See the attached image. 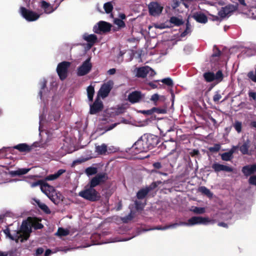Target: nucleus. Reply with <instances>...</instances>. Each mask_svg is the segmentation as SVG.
I'll return each mask as SVG.
<instances>
[{
    "label": "nucleus",
    "mask_w": 256,
    "mask_h": 256,
    "mask_svg": "<svg viewBox=\"0 0 256 256\" xmlns=\"http://www.w3.org/2000/svg\"><path fill=\"white\" fill-rule=\"evenodd\" d=\"M14 148L21 152H29L31 150V147L26 144H18L14 146Z\"/></svg>",
    "instance_id": "obj_28"
},
{
    "label": "nucleus",
    "mask_w": 256,
    "mask_h": 256,
    "mask_svg": "<svg viewBox=\"0 0 256 256\" xmlns=\"http://www.w3.org/2000/svg\"><path fill=\"white\" fill-rule=\"evenodd\" d=\"M249 96L255 100L256 98V93L254 92H250L249 93Z\"/></svg>",
    "instance_id": "obj_61"
},
{
    "label": "nucleus",
    "mask_w": 256,
    "mask_h": 256,
    "mask_svg": "<svg viewBox=\"0 0 256 256\" xmlns=\"http://www.w3.org/2000/svg\"><path fill=\"white\" fill-rule=\"evenodd\" d=\"M222 19H221V18H220V16H213V18H212V20H216V21H218V20H220L221 21Z\"/></svg>",
    "instance_id": "obj_63"
},
{
    "label": "nucleus",
    "mask_w": 256,
    "mask_h": 256,
    "mask_svg": "<svg viewBox=\"0 0 256 256\" xmlns=\"http://www.w3.org/2000/svg\"><path fill=\"white\" fill-rule=\"evenodd\" d=\"M40 190L54 204L57 202L54 196L56 194L54 188L48 184L47 183L44 182L41 184Z\"/></svg>",
    "instance_id": "obj_7"
},
{
    "label": "nucleus",
    "mask_w": 256,
    "mask_h": 256,
    "mask_svg": "<svg viewBox=\"0 0 256 256\" xmlns=\"http://www.w3.org/2000/svg\"><path fill=\"white\" fill-rule=\"evenodd\" d=\"M70 64V63L67 62H63L58 64L56 71L61 80H64L67 77L68 68Z\"/></svg>",
    "instance_id": "obj_10"
},
{
    "label": "nucleus",
    "mask_w": 256,
    "mask_h": 256,
    "mask_svg": "<svg viewBox=\"0 0 256 256\" xmlns=\"http://www.w3.org/2000/svg\"><path fill=\"white\" fill-rule=\"evenodd\" d=\"M108 178L106 173H100L94 177L90 182V185L92 187H95L98 184L105 182Z\"/></svg>",
    "instance_id": "obj_13"
},
{
    "label": "nucleus",
    "mask_w": 256,
    "mask_h": 256,
    "mask_svg": "<svg viewBox=\"0 0 256 256\" xmlns=\"http://www.w3.org/2000/svg\"><path fill=\"white\" fill-rule=\"evenodd\" d=\"M153 165L156 168H160L162 167L161 164L160 162H155Z\"/></svg>",
    "instance_id": "obj_62"
},
{
    "label": "nucleus",
    "mask_w": 256,
    "mask_h": 256,
    "mask_svg": "<svg viewBox=\"0 0 256 256\" xmlns=\"http://www.w3.org/2000/svg\"><path fill=\"white\" fill-rule=\"evenodd\" d=\"M116 70L115 68H111L108 71V74L112 75L115 74Z\"/></svg>",
    "instance_id": "obj_59"
},
{
    "label": "nucleus",
    "mask_w": 256,
    "mask_h": 256,
    "mask_svg": "<svg viewBox=\"0 0 256 256\" xmlns=\"http://www.w3.org/2000/svg\"><path fill=\"white\" fill-rule=\"evenodd\" d=\"M142 112L144 114H152V113H154L153 112V108H152L150 110H142Z\"/></svg>",
    "instance_id": "obj_58"
},
{
    "label": "nucleus",
    "mask_w": 256,
    "mask_h": 256,
    "mask_svg": "<svg viewBox=\"0 0 256 256\" xmlns=\"http://www.w3.org/2000/svg\"><path fill=\"white\" fill-rule=\"evenodd\" d=\"M32 204L37 205L46 214H50V210L48 206L44 203L42 202L40 200L36 198L32 199Z\"/></svg>",
    "instance_id": "obj_20"
},
{
    "label": "nucleus",
    "mask_w": 256,
    "mask_h": 256,
    "mask_svg": "<svg viewBox=\"0 0 256 256\" xmlns=\"http://www.w3.org/2000/svg\"><path fill=\"white\" fill-rule=\"evenodd\" d=\"M166 97L164 96H160L157 94H154L150 98V100L153 102L154 105L157 104V102L158 100L164 101L166 100Z\"/></svg>",
    "instance_id": "obj_30"
},
{
    "label": "nucleus",
    "mask_w": 256,
    "mask_h": 256,
    "mask_svg": "<svg viewBox=\"0 0 256 256\" xmlns=\"http://www.w3.org/2000/svg\"><path fill=\"white\" fill-rule=\"evenodd\" d=\"M68 230L62 228H59L56 234L59 236H66L68 234Z\"/></svg>",
    "instance_id": "obj_44"
},
{
    "label": "nucleus",
    "mask_w": 256,
    "mask_h": 256,
    "mask_svg": "<svg viewBox=\"0 0 256 256\" xmlns=\"http://www.w3.org/2000/svg\"><path fill=\"white\" fill-rule=\"evenodd\" d=\"M86 90L88 97L89 100L92 101L93 99V96L94 93V87L90 85L88 87Z\"/></svg>",
    "instance_id": "obj_36"
},
{
    "label": "nucleus",
    "mask_w": 256,
    "mask_h": 256,
    "mask_svg": "<svg viewBox=\"0 0 256 256\" xmlns=\"http://www.w3.org/2000/svg\"><path fill=\"white\" fill-rule=\"evenodd\" d=\"M153 112H156L158 114H166V110L165 108H153Z\"/></svg>",
    "instance_id": "obj_49"
},
{
    "label": "nucleus",
    "mask_w": 256,
    "mask_h": 256,
    "mask_svg": "<svg viewBox=\"0 0 256 256\" xmlns=\"http://www.w3.org/2000/svg\"><path fill=\"white\" fill-rule=\"evenodd\" d=\"M88 159H89V158H78L73 162V165H75L78 164H81L82 162L87 161Z\"/></svg>",
    "instance_id": "obj_52"
},
{
    "label": "nucleus",
    "mask_w": 256,
    "mask_h": 256,
    "mask_svg": "<svg viewBox=\"0 0 256 256\" xmlns=\"http://www.w3.org/2000/svg\"><path fill=\"white\" fill-rule=\"evenodd\" d=\"M196 224H200V216H193L188 219L187 222H185L184 226H192Z\"/></svg>",
    "instance_id": "obj_25"
},
{
    "label": "nucleus",
    "mask_w": 256,
    "mask_h": 256,
    "mask_svg": "<svg viewBox=\"0 0 256 256\" xmlns=\"http://www.w3.org/2000/svg\"><path fill=\"white\" fill-rule=\"evenodd\" d=\"M20 12L23 18L28 22L35 21L37 20L40 16V15L36 12L31 10H28L23 6L20 7Z\"/></svg>",
    "instance_id": "obj_8"
},
{
    "label": "nucleus",
    "mask_w": 256,
    "mask_h": 256,
    "mask_svg": "<svg viewBox=\"0 0 256 256\" xmlns=\"http://www.w3.org/2000/svg\"><path fill=\"white\" fill-rule=\"evenodd\" d=\"M192 210L196 214H202L206 212L205 208L200 207H194Z\"/></svg>",
    "instance_id": "obj_45"
},
{
    "label": "nucleus",
    "mask_w": 256,
    "mask_h": 256,
    "mask_svg": "<svg viewBox=\"0 0 256 256\" xmlns=\"http://www.w3.org/2000/svg\"><path fill=\"white\" fill-rule=\"evenodd\" d=\"M234 150H231L228 152L223 153L221 154L222 159L224 161H229L232 158V154Z\"/></svg>",
    "instance_id": "obj_31"
},
{
    "label": "nucleus",
    "mask_w": 256,
    "mask_h": 256,
    "mask_svg": "<svg viewBox=\"0 0 256 256\" xmlns=\"http://www.w3.org/2000/svg\"><path fill=\"white\" fill-rule=\"evenodd\" d=\"M248 78L254 82H256V73L254 72H250L248 74Z\"/></svg>",
    "instance_id": "obj_53"
},
{
    "label": "nucleus",
    "mask_w": 256,
    "mask_h": 256,
    "mask_svg": "<svg viewBox=\"0 0 256 256\" xmlns=\"http://www.w3.org/2000/svg\"><path fill=\"white\" fill-rule=\"evenodd\" d=\"M170 22L175 26H180L184 24V22L181 18L176 16H172L170 19Z\"/></svg>",
    "instance_id": "obj_29"
},
{
    "label": "nucleus",
    "mask_w": 256,
    "mask_h": 256,
    "mask_svg": "<svg viewBox=\"0 0 256 256\" xmlns=\"http://www.w3.org/2000/svg\"><path fill=\"white\" fill-rule=\"evenodd\" d=\"M79 196L87 200L90 201H96L100 198L98 193L94 189V187L86 188L79 192Z\"/></svg>",
    "instance_id": "obj_2"
},
{
    "label": "nucleus",
    "mask_w": 256,
    "mask_h": 256,
    "mask_svg": "<svg viewBox=\"0 0 256 256\" xmlns=\"http://www.w3.org/2000/svg\"><path fill=\"white\" fill-rule=\"evenodd\" d=\"M237 10V6L233 4H228L224 7L222 8L218 12V14L221 19H223L227 16H230L232 12Z\"/></svg>",
    "instance_id": "obj_12"
},
{
    "label": "nucleus",
    "mask_w": 256,
    "mask_h": 256,
    "mask_svg": "<svg viewBox=\"0 0 256 256\" xmlns=\"http://www.w3.org/2000/svg\"><path fill=\"white\" fill-rule=\"evenodd\" d=\"M146 49H131L128 52L130 60L134 59L138 62H142L146 58Z\"/></svg>",
    "instance_id": "obj_4"
},
{
    "label": "nucleus",
    "mask_w": 256,
    "mask_h": 256,
    "mask_svg": "<svg viewBox=\"0 0 256 256\" xmlns=\"http://www.w3.org/2000/svg\"><path fill=\"white\" fill-rule=\"evenodd\" d=\"M256 171V164L246 166L243 167L242 172L244 174L248 176L254 173Z\"/></svg>",
    "instance_id": "obj_21"
},
{
    "label": "nucleus",
    "mask_w": 256,
    "mask_h": 256,
    "mask_svg": "<svg viewBox=\"0 0 256 256\" xmlns=\"http://www.w3.org/2000/svg\"><path fill=\"white\" fill-rule=\"evenodd\" d=\"M150 188H148L140 190L137 193L138 198L139 199L143 198L147 194Z\"/></svg>",
    "instance_id": "obj_38"
},
{
    "label": "nucleus",
    "mask_w": 256,
    "mask_h": 256,
    "mask_svg": "<svg viewBox=\"0 0 256 256\" xmlns=\"http://www.w3.org/2000/svg\"><path fill=\"white\" fill-rule=\"evenodd\" d=\"M215 222L214 220H210L208 217L200 216V224L208 225V224H213Z\"/></svg>",
    "instance_id": "obj_34"
},
{
    "label": "nucleus",
    "mask_w": 256,
    "mask_h": 256,
    "mask_svg": "<svg viewBox=\"0 0 256 256\" xmlns=\"http://www.w3.org/2000/svg\"><path fill=\"white\" fill-rule=\"evenodd\" d=\"M162 82L169 86L173 84L172 80L170 78H164L162 80Z\"/></svg>",
    "instance_id": "obj_50"
},
{
    "label": "nucleus",
    "mask_w": 256,
    "mask_h": 256,
    "mask_svg": "<svg viewBox=\"0 0 256 256\" xmlns=\"http://www.w3.org/2000/svg\"><path fill=\"white\" fill-rule=\"evenodd\" d=\"M43 252H44L43 248H38L37 249V250L36 251V254L37 255H39V254H42Z\"/></svg>",
    "instance_id": "obj_60"
},
{
    "label": "nucleus",
    "mask_w": 256,
    "mask_h": 256,
    "mask_svg": "<svg viewBox=\"0 0 256 256\" xmlns=\"http://www.w3.org/2000/svg\"><path fill=\"white\" fill-rule=\"evenodd\" d=\"M221 54L222 53L219 49H215L213 54L212 55L211 61L215 62L217 60Z\"/></svg>",
    "instance_id": "obj_40"
},
{
    "label": "nucleus",
    "mask_w": 256,
    "mask_h": 256,
    "mask_svg": "<svg viewBox=\"0 0 256 256\" xmlns=\"http://www.w3.org/2000/svg\"><path fill=\"white\" fill-rule=\"evenodd\" d=\"M114 24L120 28H124L126 26L124 22L121 19L116 18L114 20Z\"/></svg>",
    "instance_id": "obj_47"
},
{
    "label": "nucleus",
    "mask_w": 256,
    "mask_h": 256,
    "mask_svg": "<svg viewBox=\"0 0 256 256\" xmlns=\"http://www.w3.org/2000/svg\"><path fill=\"white\" fill-rule=\"evenodd\" d=\"M132 72L136 76L142 78H145L147 74L152 76L156 74V72L148 66L136 68Z\"/></svg>",
    "instance_id": "obj_3"
},
{
    "label": "nucleus",
    "mask_w": 256,
    "mask_h": 256,
    "mask_svg": "<svg viewBox=\"0 0 256 256\" xmlns=\"http://www.w3.org/2000/svg\"><path fill=\"white\" fill-rule=\"evenodd\" d=\"M212 168L216 172H218L221 171L232 172L233 170L232 168L226 165H224L218 164V162H215L212 165Z\"/></svg>",
    "instance_id": "obj_16"
},
{
    "label": "nucleus",
    "mask_w": 256,
    "mask_h": 256,
    "mask_svg": "<svg viewBox=\"0 0 256 256\" xmlns=\"http://www.w3.org/2000/svg\"><path fill=\"white\" fill-rule=\"evenodd\" d=\"M192 18L199 23L206 24L208 22V18L204 13H194Z\"/></svg>",
    "instance_id": "obj_19"
},
{
    "label": "nucleus",
    "mask_w": 256,
    "mask_h": 256,
    "mask_svg": "<svg viewBox=\"0 0 256 256\" xmlns=\"http://www.w3.org/2000/svg\"><path fill=\"white\" fill-rule=\"evenodd\" d=\"M204 77L207 82H211L214 80V73L212 72H205L204 74Z\"/></svg>",
    "instance_id": "obj_39"
},
{
    "label": "nucleus",
    "mask_w": 256,
    "mask_h": 256,
    "mask_svg": "<svg viewBox=\"0 0 256 256\" xmlns=\"http://www.w3.org/2000/svg\"><path fill=\"white\" fill-rule=\"evenodd\" d=\"M148 8L150 15L156 16L162 13L164 6L157 2H152L148 5Z\"/></svg>",
    "instance_id": "obj_11"
},
{
    "label": "nucleus",
    "mask_w": 256,
    "mask_h": 256,
    "mask_svg": "<svg viewBox=\"0 0 256 256\" xmlns=\"http://www.w3.org/2000/svg\"><path fill=\"white\" fill-rule=\"evenodd\" d=\"M60 116V112L57 110H54L50 112L48 120L51 122L54 120V121H57L59 120Z\"/></svg>",
    "instance_id": "obj_23"
},
{
    "label": "nucleus",
    "mask_w": 256,
    "mask_h": 256,
    "mask_svg": "<svg viewBox=\"0 0 256 256\" xmlns=\"http://www.w3.org/2000/svg\"><path fill=\"white\" fill-rule=\"evenodd\" d=\"M40 8L44 10V12L46 14H50L54 12L57 8H54L53 6H52L50 3L44 1L42 0L40 2Z\"/></svg>",
    "instance_id": "obj_17"
},
{
    "label": "nucleus",
    "mask_w": 256,
    "mask_h": 256,
    "mask_svg": "<svg viewBox=\"0 0 256 256\" xmlns=\"http://www.w3.org/2000/svg\"><path fill=\"white\" fill-rule=\"evenodd\" d=\"M65 172H66L65 170L60 169L55 174H50V175L47 176L45 179L46 180H54L58 178L60 176H61L62 174H64Z\"/></svg>",
    "instance_id": "obj_26"
},
{
    "label": "nucleus",
    "mask_w": 256,
    "mask_h": 256,
    "mask_svg": "<svg viewBox=\"0 0 256 256\" xmlns=\"http://www.w3.org/2000/svg\"><path fill=\"white\" fill-rule=\"evenodd\" d=\"M44 183V182L42 180H38L35 182L31 183L30 184V186L32 188H34L38 186H41V184H42Z\"/></svg>",
    "instance_id": "obj_56"
},
{
    "label": "nucleus",
    "mask_w": 256,
    "mask_h": 256,
    "mask_svg": "<svg viewBox=\"0 0 256 256\" xmlns=\"http://www.w3.org/2000/svg\"><path fill=\"white\" fill-rule=\"evenodd\" d=\"M98 170L96 168L88 167L85 170L86 174L88 176H92L96 174Z\"/></svg>",
    "instance_id": "obj_42"
},
{
    "label": "nucleus",
    "mask_w": 256,
    "mask_h": 256,
    "mask_svg": "<svg viewBox=\"0 0 256 256\" xmlns=\"http://www.w3.org/2000/svg\"><path fill=\"white\" fill-rule=\"evenodd\" d=\"M104 8L106 13L110 14L113 10V6L110 2H108L104 4Z\"/></svg>",
    "instance_id": "obj_41"
},
{
    "label": "nucleus",
    "mask_w": 256,
    "mask_h": 256,
    "mask_svg": "<svg viewBox=\"0 0 256 256\" xmlns=\"http://www.w3.org/2000/svg\"><path fill=\"white\" fill-rule=\"evenodd\" d=\"M214 80L218 82H219L222 80L223 74L221 70L218 71L216 74H214Z\"/></svg>",
    "instance_id": "obj_43"
},
{
    "label": "nucleus",
    "mask_w": 256,
    "mask_h": 256,
    "mask_svg": "<svg viewBox=\"0 0 256 256\" xmlns=\"http://www.w3.org/2000/svg\"><path fill=\"white\" fill-rule=\"evenodd\" d=\"M192 26L188 21V20H187L186 24V29L185 30L180 34L181 37H184L188 34H190L192 32L191 30Z\"/></svg>",
    "instance_id": "obj_33"
},
{
    "label": "nucleus",
    "mask_w": 256,
    "mask_h": 256,
    "mask_svg": "<svg viewBox=\"0 0 256 256\" xmlns=\"http://www.w3.org/2000/svg\"><path fill=\"white\" fill-rule=\"evenodd\" d=\"M185 222H180L178 223H174L173 224H169L164 227H157L156 229L160 230H166L168 228H175L178 226H184Z\"/></svg>",
    "instance_id": "obj_27"
},
{
    "label": "nucleus",
    "mask_w": 256,
    "mask_h": 256,
    "mask_svg": "<svg viewBox=\"0 0 256 256\" xmlns=\"http://www.w3.org/2000/svg\"><path fill=\"white\" fill-rule=\"evenodd\" d=\"M42 226L37 218H28L27 220L22 222L20 230H18V223L14 222L12 224L8 226L4 232L10 240L16 242H22L29 238L32 228L40 229Z\"/></svg>",
    "instance_id": "obj_1"
},
{
    "label": "nucleus",
    "mask_w": 256,
    "mask_h": 256,
    "mask_svg": "<svg viewBox=\"0 0 256 256\" xmlns=\"http://www.w3.org/2000/svg\"><path fill=\"white\" fill-rule=\"evenodd\" d=\"M112 24L104 21H100L93 27V32L97 34H104L110 32Z\"/></svg>",
    "instance_id": "obj_5"
},
{
    "label": "nucleus",
    "mask_w": 256,
    "mask_h": 256,
    "mask_svg": "<svg viewBox=\"0 0 256 256\" xmlns=\"http://www.w3.org/2000/svg\"><path fill=\"white\" fill-rule=\"evenodd\" d=\"M220 148V146L219 144H216L213 146L209 148L208 150L212 152H217Z\"/></svg>",
    "instance_id": "obj_48"
},
{
    "label": "nucleus",
    "mask_w": 256,
    "mask_h": 256,
    "mask_svg": "<svg viewBox=\"0 0 256 256\" xmlns=\"http://www.w3.org/2000/svg\"><path fill=\"white\" fill-rule=\"evenodd\" d=\"M30 170V168H18L15 170L10 171V174L12 176L22 175L28 173Z\"/></svg>",
    "instance_id": "obj_24"
},
{
    "label": "nucleus",
    "mask_w": 256,
    "mask_h": 256,
    "mask_svg": "<svg viewBox=\"0 0 256 256\" xmlns=\"http://www.w3.org/2000/svg\"><path fill=\"white\" fill-rule=\"evenodd\" d=\"M44 118H45L43 115H41L40 116V126H39V130L40 132L42 131V125L44 124Z\"/></svg>",
    "instance_id": "obj_54"
},
{
    "label": "nucleus",
    "mask_w": 256,
    "mask_h": 256,
    "mask_svg": "<svg viewBox=\"0 0 256 256\" xmlns=\"http://www.w3.org/2000/svg\"><path fill=\"white\" fill-rule=\"evenodd\" d=\"M222 98V96L218 92H215L214 96H213V100L214 102H218L220 98Z\"/></svg>",
    "instance_id": "obj_51"
},
{
    "label": "nucleus",
    "mask_w": 256,
    "mask_h": 256,
    "mask_svg": "<svg viewBox=\"0 0 256 256\" xmlns=\"http://www.w3.org/2000/svg\"><path fill=\"white\" fill-rule=\"evenodd\" d=\"M218 226H222V227H224V228H227L228 227L227 224L224 223V222H219L218 224Z\"/></svg>",
    "instance_id": "obj_64"
},
{
    "label": "nucleus",
    "mask_w": 256,
    "mask_h": 256,
    "mask_svg": "<svg viewBox=\"0 0 256 256\" xmlns=\"http://www.w3.org/2000/svg\"><path fill=\"white\" fill-rule=\"evenodd\" d=\"M249 182L252 184L256 186V176H252L249 179Z\"/></svg>",
    "instance_id": "obj_57"
},
{
    "label": "nucleus",
    "mask_w": 256,
    "mask_h": 256,
    "mask_svg": "<svg viewBox=\"0 0 256 256\" xmlns=\"http://www.w3.org/2000/svg\"><path fill=\"white\" fill-rule=\"evenodd\" d=\"M234 127L238 133H240L242 131V124L241 122L238 121L235 122L234 124Z\"/></svg>",
    "instance_id": "obj_46"
},
{
    "label": "nucleus",
    "mask_w": 256,
    "mask_h": 256,
    "mask_svg": "<svg viewBox=\"0 0 256 256\" xmlns=\"http://www.w3.org/2000/svg\"><path fill=\"white\" fill-rule=\"evenodd\" d=\"M113 86V82L112 81H108L104 83L98 92V96L102 97V98H106L109 94Z\"/></svg>",
    "instance_id": "obj_15"
},
{
    "label": "nucleus",
    "mask_w": 256,
    "mask_h": 256,
    "mask_svg": "<svg viewBox=\"0 0 256 256\" xmlns=\"http://www.w3.org/2000/svg\"><path fill=\"white\" fill-rule=\"evenodd\" d=\"M250 145V142L247 140L240 147V150L243 154H248V148Z\"/></svg>",
    "instance_id": "obj_32"
},
{
    "label": "nucleus",
    "mask_w": 256,
    "mask_h": 256,
    "mask_svg": "<svg viewBox=\"0 0 256 256\" xmlns=\"http://www.w3.org/2000/svg\"><path fill=\"white\" fill-rule=\"evenodd\" d=\"M107 150V146L105 144H102L96 147V151L99 154H104Z\"/></svg>",
    "instance_id": "obj_37"
},
{
    "label": "nucleus",
    "mask_w": 256,
    "mask_h": 256,
    "mask_svg": "<svg viewBox=\"0 0 256 256\" xmlns=\"http://www.w3.org/2000/svg\"><path fill=\"white\" fill-rule=\"evenodd\" d=\"M82 39L86 42L87 48H92V46L98 42V37L94 34L84 33L82 35Z\"/></svg>",
    "instance_id": "obj_14"
},
{
    "label": "nucleus",
    "mask_w": 256,
    "mask_h": 256,
    "mask_svg": "<svg viewBox=\"0 0 256 256\" xmlns=\"http://www.w3.org/2000/svg\"><path fill=\"white\" fill-rule=\"evenodd\" d=\"M148 139L138 140L132 146V149L136 150V153L146 152L151 147V144L148 143Z\"/></svg>",
    "instance_id": "obj_6"
},
{
    "label": "nucleus",
    "mask_w": 256,
    "mask_h": 256,
    "mask_svg": "<svg viewBox=\"0 0 256 256\" xmlns=\"http://www.w3.org/2000/svg\"><path fill=\"white\" fill-rule=\"evenodd\" d=\"M250 13L254 18H256V7H252L250 10Z\"/></svg>",
    "instance_id": "obj_55"
},
{
    "label": "nucleus",
    "mask_w": 256,
    "mask_h": 256,
    "mask_svg": "<svg viewBox=\"0 0 256 256\" xmlns=\"http://www.w3.org/2000/svg\"><path fill=\"white\" fill-rule=\"evenodd\" d=\"M92 64L90 62V58H87L77 69V74L83 76L89 73L92 69Z\"/></svg>",
    "instance_id": "obj_9"
},
{
    "label": "nucleus",
    "mask_w": 256,
    "mask_h": 256,
    "mask_svg": "<svg viewBox=\"0 0 256 256\" xmlns=\"http://www.w3.org/2000/svg\"><path fill=\"white\" fill-rule=\"evenodd\" d=\"M198 192H202V194L206 195L209 198H211L212 196V194L210 192V191L206 187L202 186H200L198 189Z\"/></svg>",
    "instance_id": "obj_35"
},
{
    "label": "nucleus",
    "mask_w": 256,
    "mask_h": 256,
    "mask_svg": "<svg viewBox=\"0 0 256 256\" xmlns=\"http://www.w3.org/2000/svg\"><path fill=\"white\" fill-rule=\"evenodd\" d=\"M141 98V93L137 91L132 92L128 97L129 100L132 103L138 102Z\"/></svg>",
    "instance_id": "obj_22"
},
{
    "label": "nucleus",
    "mask_w": 256,
    "mask_h": 256,
    "mask_svg": "<svg viewBox=\"0 0 256 256\" xmlns=\"http://www.w3.org/2000/svg\"><path fill=\"white\" fill-rule=\"evenodd\" d=\"M102 108V102L97 99L93 104L90 106V112L91 114H94L100 110Z\"/></svg>",
    "instance_id": "obj_18"
}]
</instances>
